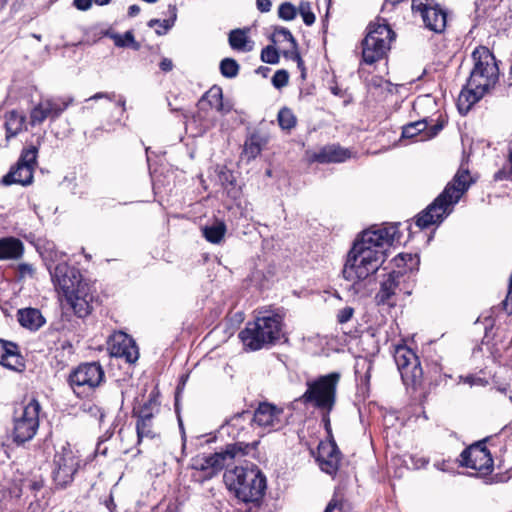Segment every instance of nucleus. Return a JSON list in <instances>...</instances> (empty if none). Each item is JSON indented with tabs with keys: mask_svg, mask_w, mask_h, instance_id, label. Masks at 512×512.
<instances>
[{
	"mask_svg": "<svg viewBox=\"0 0 512 512\" xmlns=\"http://www.w3.org/2000/svg\"><path fill=\"white\" fill-rule=\"evenodd\" d=\"M397 234V225L369 228L354 241L342 270L344 279L351 282L349 291L361 296L368 293L367 282L385 262Z\"/></svg>",
	"mask_w": 512,
	"mask_h": 512,
	"instance_id": "1",
	"label": "nucleus"
},
{
	"mask_svg": "<svg viewBox=\"0 0 512 512\" xmlns=\"http://www.w3.org/2000/svg\"><path fill=\"white\" fill-rule=\"evenodd\" d=\"M471 57L474 65L457 100L458 110L463 115L467 114L499 80L497 60L487 47H476Z\"/></svg>",
	"mask_w": 512,
	"mask_h": 512,
	"instance_id": "2",
	"label": "nucleus"
},
{
	"mask_svg": "<svg viewBox=\"0 0 512 512\" xmlns=\"http://www.w3.org/2000/svg\"><path fill=\"white\" fill-rule=\"evenodd\" d=\"M472 184L468 169L460 168L444 190L423 211L416 216V225L420 229L439 225L450 215L454 206Z\"/></svg>",
	"mask_w": 512,
	"mask_h": 512,
	"instance_id": "3",
	"label": "nucleus"
},
{
	"mask_svg": "<svg viewBox=\"0 0 512 512\" xmlns=\"http://www.w3.org/2000/svg\"><path fill=\"white\" fill-rule=\"evenodd\" d=\"M51 276L53 282L63 292L68 304L78 317L83 318L91 313L94 297L89 284L82 281L78 269L69 266L67 263H59L51 272Z\"/></svg>",
	"mask_w": 512,
	"mask_h": 512,
	"instance_id": "4",
	"label": "nucleus"
},
{
	"mask_svg": "<svg viewBox=\"0 0 512 512\" xmlns=\"http://www.w3.org/2000/svg\"><path fill=\"white\" fill-rule=\"evenodd\" d=\"M284 337L283 318L279 314L259 316L239 333L243 345L251 351L274 345Z\"/></svg>",
	"mask_w": 512,
	"mask_h": 512,
	"instance_id": "5",
	"label": "nucleus"
},
{
	"mask_svg": "<svg viewBox=\"0 0 512 512\" xmlns=\"http://www.w3.org/2000/svg\"><path fill=\"white\" fill-rule=\"evenodd\" d=\"M224 482L229 490H233L236 497L243 502H258L266 489V478L255 467L236 466L226 470Z\"/></svg>",
	"mask_w": 512,
	"mask_h": 512,
	"instance_id": "6",
	"label": "nucleus"
},
{
	"mask_svg": "<svg viewBox=\"0 0 512 512\" xmlns=\"http://www.w3.org/2000/svg\"><path fill=\"white\" fill-rule=\"evenodd\" d=\"M40 411L41 405L36 399L14 408L10 435L15 444L23 445L35 437L40 424Z\"/></svg>",
	"mask_w": 512,
	"mask_h": 512,
	"instance_id": "7",
	"label": "nucleus"
},
{
	"mask_svg": "<svg viewBox=\"0 0 512 512\" xmlns=\"http://www.w3.org/2000/svg\"><path fill=\"white\" fill-rule=\"evenodd\" d=\"M340 373L332 372L307 382V389L301 396L304 404H311L314 408L330 413L336 403L337 386Z\"/></svg>",
	"mask_w": 512,
	"mask_h": 512,
	"instance_id": "8",
	"label": "nucleus"
},
{
	"mask_svg": "<svg viewBox=\"0 0 512 512\" xmlns=\"http://www.w3.org/2000/svg\"><path fill=\"white\" fill-rule=\"evenodd\" d=\"M249 447L250 446L242 442L239 444H227L223 451L193 459L191 467L194 473L192 474V478L200 483L212 479L225 466L229 465V461L237 457V453Z\"/></svg>",
	"mask_w": 512,
	"mask_h": 512,
	"instance_id": "9",
	"label": "nucleus"
},
{
	"mask_svg": "<svg viewBox=\"0 0 512 512\" xmlns=\"http://www.w3.org/2000/svg\"><path fill=\"white\" fill-rule=\"evenodd\" d=\"M253 432L254 426L252 424V411L250 410H244L234 414L220 427V434L222 436L227 435L228 437L236 440L234 444L242 442L251 446L244 451L237 453V457L248 455L252 451L256 450L259 440H253L252 442L248 441Z\"/></svg>",
	"mask_w": 512,
	"mask_h": 512,
	"instance_id": "10",
	"label": "nucleus"
},
{
	"mask_svg": "<svg viewBox=\"0 0 512 512\" xmlns=\"http://www.w3.org/2000/svg\"><path fill=\"white\" fill-rule=\"evenodd\" d=\"M105 373L98 362H88L76 367L68 377V383L73 392L82 397L101 385Z\"/></svg>",
	"mask_w": 512,
	"mask_h": 512,
	"instance_id": "11",
	"label": "nucleus"
},
{
	"mask_svg": "<svg viewBox=\"0 0 512 512\" xmlns=\"http://www.w3.org/2000/svg\"><path fill=\"white\" fill-rule=\"evenodd\" d=\"M412 12L419 15L424 26L431 32H445L452 21V14L435 0H412Z\"/></svg>",
	"mask_w": 512,
	"mask_h": 512,
	"instance_id": "12",
	"label": "nucleus"
},
{
	"mask_svg": "<svg viewBox=\"0 0 512 512\" xmlns=\"http://www.w3.org/2000/svg\"><path fill=\"white\" fill-rule=\"evenodd\" d=\"M393 357L404 384L414 389L422 386L424 372L415 352L406 345H399L395 348Z\"/></svg>",
	"mask_w": 512,
	"mask_h": 512,
	"instance_id": "13",
	"label": "nucleus"
},
{
	"mask_svg": "<svg viewBox=\"0 0 512 512\" xmlns=\"http://www.w3.org/2000/svg\"><path fill=\"white\" fill-rule=\"evenodd\" d=\"M38 149L31 146L23 149L17 163L11 167L10 171L1 179L5 186L19 184L27 186L33 181V171L37 164Z\"/></svg>",
	"mask_w": 512,
	"mask_h": 512,
	"instance_id": "14",
	"label": "nucleus"
},
{
	"mask_svg": "<svg viewBox=\"0 0 512 512\" xmlns=\"http://www.w3.org/2000/svg\"><path fill=\"white\" fill-rule=\"evenodd\" d=\"M53 480L57 487H67L74 478L78 470L79 462L71 448L62 446L61 450L56 451L53 459Z\"/></svg>",
	"mask_w": 512,
	"mask_h": 512,
	"instance_id": "15",
	"label": "nucleus"
},
{
	"mask_svg": "<svg viewBox=\"0 0 512 512\" xmlns=\"http://www.w3.org/2000/svg\"><path fill=\"white\" fill-rule=\"evenodd\" d=\"M460 465L480 472L483 475L493 471L494 461L485 440L472 444L460 454Z\"/></svg>",
	"mask_w": 512,
	"mask_h": 512,
	"instance_id": "16",
	"label": "nucleus"
},
{
	"mask_svg": "<svg viewBox=\"0 0 512 512\" xmlns=\"http://www.w3.org/2000/svg\"><path fill=\"white\" fill-rule=\"evenodd\" d=\"M73 102L72 97L41 99L30 112V124L40 125L45 120H56Z\"/></svg>",
	"mask_w": 512,
	"mask_h": 512,
	"instance_id": "17",
	"label": "nucleus"
},
{
	"mask_svg": "<svg viewBox=\"0 0 512 512\" xmlns=\"http://www.w3.org/2000/svg\"><path fill=\"white\" fill-rule=\"evenodd\" d=\"M283 409L268 402H262L252 412V424L265 429L267 432L277 431L285 425Z\"/></svg>",
	"mask_w": 512,
	"mask_h": 512,
	"instance_id": "18",
	"label": "nucleus"
},
{
	"mask_svg": "<svg viewBox=\"0 0 512 512\" xmlns=\"http://www.w3.org/2000/svg\"><path fill=\"white\" fill-rule=\"evenodd\" d=\"M112 356L124 358L128 363H134L139 358L135 341L125 333L115 335L110 343Z\"/></svg>",
	"mask_w": 512,
	"mask_h": 512,
	"instance_id": "19",
	"label": "nucleus"
},
{
	"mask_svg": "<svg viewBox=\"0 0 512 512\" xmlns=\"http://www.w3.org/2000/svg\"><path fill=\"white\" fill-rule=\"evenodd\" d=\"M362 60L366 64H374L381 60L385 55L389 46L384 39L378 38L375 34H366L361 42Z\"/></svg>",
	"mask_w": 512,
	"mask_h": 512,
	"instance_id": "20",
	"label": "nucleus"
},
{
	"mask_svg": "<svg viewBox=\"0 0 512 512\" xmlns=\"http://www.w3.org/2000/svg\"><path fill=\"white\" fill-rule=\"evenodd\" d=\"M351 157V152L338 144H330L322 147L318 152L310 156V161L317 163H341Z\"/></svg>",
	"mask_w": 512,
	"mask_h": 512,
	"instance_id": "21",
	"label": "nucleus"
},
{
	"mask_svg": "<svg viewBox=\"0 0 512 512\" xmlns=\"http://www.w3.org/2000/svg\"><path fill=\"white\" fill-rule=\"evenodd\" d=\"M321 470L329 475H335L339 469L340 451L335 443L319 448L317 457Z\"/></svg>",
	"mask_w": 512,
	"mask_h": 512,
	"instance_id": "22",
	"label": "nucleus"
},
{
	"mask_svg": "<svg viewBox=\"0 0 512 512\" xmlns=\"http://www.w3.org/2000/svg\"><path fill=\"white\" fill-rule=\"evenodd\" d=\"M0 364L11 370H19L24 366L16 343L0 339Z\"/></svg>",
	"mask_w": 512,
	"mask_h": 512,
	"instance_id": "23",
	"label": "nucleus"
},
{
	"mask_svg": "<svg viewBox=\"0 0 512 512\" xmlns=\"http://www.w3.org/2000/svg\"><path fill=\"white\" fill-rule=\"evenodd\" d=\"M402 277L403 274L400 271H392L387 275V278L381 282L380 289L375 296L378 305L390 304V300L396 294Z\"/></svg>",
	"mask_w": 512,
	"mask_h": 512,
	"instance_id": "24",
	"label": "nucleus"
},
{
	"mask_svg": "<svg viewBox=\"0 0 512 512\" xmlns=\"http://www.w3.org/2000/svg\"><path fill=\"white\" fill-rule=\"evenodd\" d=\"M17 317L20 325L31 331L38 330L45 323L44 317L36 308L20 309L18 310Z\"/></svg>",
	"mask_w": 512,
	"mask_h": 512,
	"instance_id": "25",
	"label": "nucleus"
},
{
	"mask_svg": "<svg viewBox=\"0 0 512 512\" xmlns=\"http://www.w3.org/2000/svg\"><path fill=\"white\" fill-rule=\"evenodd\" d=\"M23 254V243L14 237L0 239V260L18 259Z\"/></svg>",
	"mask_w": 512,
	"mask_h": 512,
	"instance_id": "26",
	"label": "nucleus"
},
{
	"mask_svg": "<svg viewBox=\"0 0 512 512\" xmlns=\"http://www.w3.org/2000/svg\"><path fill=\"white\" fill-rule=\"evenodd\" d=\"M24 123L25 117L23 115L16 111L9 112L5 120L6 139L9 140L18 135L23 130Z\"/></svg>",
	"mask_w": 512,
	"mask_h": 512,
	"instance_id": "27",
	"label": "nucleus"
},
{
	"mask_svg": "<svg viewBox=\"0 0 512 512\" xmlns=\"http://www.w3.org/2000/svg\"><path fill=\"white\" fill-rule=\"evenodd\" d=\"M202 232L208 242L218 244L226 233V225L222 221H216L212 225L203 227Z\"/></svg>",
	"mask_w": 512,
	"mask_h": 512,
	"instance_id": "28",
	"label": "nucleus"
},
{
	"mask_svg": "<svg viewBox=\"0 0 512 512\" xmlns=\"http://www.w3.org/2000/svg\"><path fill=\"white\" fill-rule=\"evenodd\" d=\"M427 135V122L425 120H419L411 122L403 127L402 137L403 138H417V141H425L422 139L423 136Z\"/></svg>",
	"mask_w": 512,
	"mask_h": 512,
	"instance_id": "29",
	"label": "nucleus"
},
{
	"mask_svg": "<svg viewBox=\"0 0 512 512\" xmlns=\"http://www.w3.org/2000/svg\"><path fill=\"white\" fill-rule=\"evenodd\" d=\"M159 406L160 403L157 398L151 395L138 409L134 408L132 413L136 418H145V415H147L148 419L153 420L154 416L159 412Z\"/></svg>",
	"mask_w": 512,
	"mask_h": 512,
	"instance_id": "30",
	"label": "nucleus"
},
{
	"mask_svg": "<svg viewBox=\"0 0 512 512\" xmlns=\"http://www.w3.org/2000/svg\"><path fill=\"white\" fill-rule=\"evenodd\" d=\"M228 42L230 47L238 52H249L253 49L254 42L251 41L247 34H228Z\"/></svg>",
	"mask_w": 512,
	"mask_h": 512,
	"instance_id": "31",
	"label": "nucleus"
},
{
	"mask_svg": "<svg viewBox=\"0 0 512 512\" xmlns=\"http://www.w3.org/2000/svg\"><path fill=\"white\" fill-rule=\"evenodd\" d=\"M153 428V420L148 419L147 415H145V418H137L136 433L138 444L141 443L143 438L153 439L156 437V433Z\"/></svg>",
	"mask_w": 512,
	"mask_h": 512,
	"instance_id": "32",
	"label": "nucleus"
},
{
	"mask_svg": "<svg viewBox=\"0 0 512 512\" xmlns=\"http://www.w3.org/2000/svg\"><path fill=\"white\" fill-rule=\"evenodd\" d=\"M176 19H177V8H176V5L170 4L168 6V9H167V12L165 14V17L161 18V19H151L148 22V26L150 28H154L156 25H158L159 27H161V28H163L165 30H169V29H171L173 27Z\"/></svg>",
	"mask_w": 512,
	"mask_h": 512,
	"instance_id": "33",
	"label": "nucleus"
},
{
	"mask_svg": "<svg viewBox=\"0 0 512 512\" xmlns=\"http://www.w3.org/2000/svg\"><path fill=\"white\" fill-rule=\"evenodd\" d=\"M262 150V138L258 134H252L244 144L243 152L248 159H255Z\"/></svg>",
	"mask_w": 512,
	"mask_h": 512,
	"instance_id": "34",
	"label": "nucleus"
},
{
	"mask_svg": "<svg viewBox=\"0 0 512 512\" xmlns=\"http://www.w3.org/2000/svg\"><path fill=\"white\" fill-rule=\"evenodd\" d=\"M105 36H109L113 39L114 44L118 47H127L133 50H138L140 48L139 42L134 39L133 34H104Z\"/></svg>",
	"mask_w": 512,
	"mask_h": 512,
	"instance_id": "35",
	"label": "nucleus"
},
{
	"mask_svg": "<svg viewBox=\"0 0 512 512\" xmlns=\"http://www.w3.org/2000/svg\"><path fill=\"white\" fill-rule=\"evenodd\" d=\"M279 126L284 130H291L296 125V117L289 108H282L278 112Z\"/></svg>",
	"mask_w": 512,
	"mask_h": 512,
	"instance_id": "36",
	"label": "nucleus"
},
{
	"mask_svg": "<svg viewBox=\"0 0 512 512\" xmlns=\"http://www.w3.org/2000/svg\"><path fill=\"white\" fill-rule=\"evenodd\" d=\"M239 64L232 58H225L220 62V72L226 78H234L239 73Z\"/></svg>",
	"mask_w": 512,
	"mask_h": 512,
	"instance_id": "37",
	"label": "nucleus"
},
{
	"mask_svg": "<svg viewBox=\"0 0 512 512\" xmlns=\"http://www.w3.org/2000/svg\"><path fill=\"white\" fill-rule=\"evenodd\" d=\"M222 90L219 87H212L203 98H207L211 106H215L217 111L223 112L224 105L222 102Z\"/></svg>",
	"mask_w": 512,
	"mask_h": 512,
	"instance_id": "38",
	"label": "nucleus"
},
{
	"mask_svg": "<svg viewBox=\"0 0 512 512\" xmlns=\"http://www.w3.org/2000/svg\"><path fill=\"white\" fill-rule=\"evenodd\" d=\"M365 32H394L385 18L377 17L366 27Z\"/></svg>",
	"mask_w": 512,
	"mask_h": 512,
	"instance_id": "39",
	"label": "nucleus"
},
{
	"mask_svg": "<svg viewBox=\"0 0 512 512\" xmlns=\"http://www.w3.org/2000/svg\"><path fill=\"white\" fill-rule=\"evenodd\" d=\"M297 15L296 7L290 2L282 3L278 8V16L279 18L290 21L293 20Z\"/></svg>",
	"mask_w": 512,
	"mask_h": 512,
	"instance_id": "40",
	"label": "nucleus"
},
{
	"mask_svg": "<svg viewBox=\"0 0 512 512\" xmlns=\"http://www.w3.org/2000/svg\"><path fill=\"white\" fill-rule=\"evenodd\" d=\"M261 60L268 64H277L280 60L279 53L275 47L268 45L262 49Z\"/></svg>",
	"mask_w": 512,
	"mask_h": 512,
	"instance_id": "41",
	"label": "nucleus"
},
{
	"mask_svg": "<svg viewBox=\"0 0 512 512\" xmlns=\"http://www.w3.org/2000/svg\"><path fill=\"white\" fill-rule=\"evenodd\" d=\"M298 10L306 25L310 26L315 22V15L311 10L309 2L301 1Z\"/></svg>",
	"mask_w": 512,
	"mask_h": 512,
	"instance_id": "42",
	"label": "nucleus"
},
{
	"mask_svg": "<svg viewBox=\"0 0 512 512\" xmlns=\"http://www.w3.org/2000/svg\"><path fill=\"white\" fill-rule=\"evenodd\" d=\"M289 81V73L284 70H277L272 77V84L275 88L281 89L288 84Z\"/></svg>",
	"mask_w": 512,
	"mask_h": 512,
	"instance_id": "43",
	"label": "nucleus"
},
{
	"mask_svg": "<svg viewBox=\"0 0 512 512\" xmlns=\"http://www.w3.org/2000/svg\"><path fill=\"white\" fill-rule=\"evenodd\" d=\"M509 170L500 169L494 174L495 181L512 180V148L509 151Z\"/></svg>",
	"mask_w": 512,
	"mask_h": 512,
	"instance_id": "44",
	"label": "nucleus"
},
{
	"mask_svg": "<svg viewBox=\"0 0 512 512\" xmlns=\"http://www.w3.org/2000/svg\"><path fill=\"white\" fill-rule=\"evenodd\" d=\"M48 501L42 497L32 501L27 509V512H47Z\"/></svg>",
	"mask_w": 512,
	"mask_h": 512,
	"instance_id": "45",
	"label": "nucleus"
},
{
	"mask_svg": "<svg viewBox=\"0 0 512 512\" xmlns=\"http://www.w3.org/2000/svg\"><path fill=\"white\" fill-rule=\"evenodd\" d=\"M354 315V308L346 306L337 312V321L340 324L347 323Z\"/></svg>",
	"mask_w": 512,
	"mask_h": 512,
	"instance_id": "46",
	"label": "nucleus"
},
{
	"mask_svg": "<svg viewBox=\"0 0 512 512\" xmlns=\"http://www.w3.org/2000/svg\"><path fill=\"white\" fill-rule=\"evenodd\" d=\"M399 260L403 262L404 265L407 266L409 270H413L414 266H417L419 264L418 255L401 254L399 255Z\"/></svg>",
	"mask_w": 512,
	"mask_h": 512,
	"instance_id": "47",
	"label": "nucleus"
},
{
	"mask_svg": "<svg viewBox=\"0 0 512 512\" xmlns=\"http://www.w3.org/2000/svg\"><path fill=\"white\" fill-rule=\"evenodd\" d=\"M503 308L504 310L511 315L512 314V274L510 277L509 287H508V293L506 296V299L503 301Z\"/></svg>",
	"mask_w": 512,
	"mask_h": 512,
	"instance_id": "48",
	"label": "nucleus"
},
{
	"mask_svg": "<svg viewBox=\"0 0 512 512\" xmlns=\"http://www.w3.org/2000/svg\"><path fill=\"white\" fill-rule=\"evenodd\" d=\"M342 510L341 502L336 498H332L327 504L324 512H342Z\"/></svg>",
	"mask_w": 512,
	"mask_h": 512,
	"instance_id": "49",
	"label": "nucleus"
},
{
	"mask_svg": "<svg viewBox=\"0 0 512 512\" xmlns=\"http://www.w3.org/2000/svg\"><path fill=\"white\" fill-rule=\"evenodd\" d=\"M18 272H19L20 277L23 278L25 276H32L34 269H33L32 265L27 264V263H22L18 266Z\"/></svg>",
	"mask_w": 512,
	"mask_h": 512,
	"instance_id": "50",
	"label": "nucleus"
},
{
	"mask_svg": "<svg viewBox=\"0 0 512 512\" xmlns=\"http://www.w3.org/2000/svg\"><path fill=\"white\" fill-rule=\"evenodd\" d=\"M102 98H105L109 101H114L116 99V93L115 92H111V93L98 92V93L94 94L93 96H91L88 100H98V99H102Z\"/></svg>",
	"mask_w": 512,
	"mask_h": 512,
	"instance_id": "51",
	"label": "nucleus"
},
{
	"mask_svg": "<svg viewBox=\"0 0 512 512\" xmlns=\"http://www.w3.org/2000/svg\"><path fill=\"white\" fill-rule=\"evenodd\" d=\"M431 40L433 41V43L436 46H438V44H441V47H437L438 51H442L446 47V44H445L446 38H445L444 34H441V33L433 34Z\"/></svg>",
	"mask_w": 512,
	"mask_h": 512,
	"instance_id": "52",
	"label": "nucleus"
},
{
	"mask_svg": "<svg viewBox=\"0 0 512 512\" xmlns=\"http://www.w3.org/2000/svg\"><path fill=\"white\" fill-rule=\"evenodd\" d=\"M93 0H74L73 5L81 11H87L91 8Z\"/></svg>",
	"mask_w": 512,
	"mask_h": 512,
	"instance_id": "53",
	"label": "nucleus"
},
{
	"mask_svg": "<svg viewBox=\"0 0 512 512\" xmlns=\"http://www.w3.org/2000/svg\"><path fill=\"white\" fill-rule=\"evenodd\" d=\"M256 5L260 12H269L272 7L270 0H256Z\"/></svg>",
	"mask_w": 512,
	"mask_h": 512,
	"instance_id": "54",
	"label": "nucleus"
},
{
	"mask_svg": "<svg viewBox=\"0 0 512 512\" xmlns=\"http://www.w3.org/2000/svg\"><path fill=\"white\" fill-rule=\"evenodd\" d=\"M442 128V124L433 125L429 129L427 128V135L423 136L422 139H430L432 137H435Z\"/></svg>",
	"mask_w": 512,
	"mask_h": 512,
	"instance_id": "55",
	"label": "nucleus"
},
{
	"mask_svg": "<svg viewBox=\"0 0 512 512\" xmlns=\"http://www.w3.org/2000/svg\"><path fill=\"white\" fill-rule=\"evenodd\" d=\"M159 67L163 72H169L173 69V62L169 58H163L159 63Z\"/></svg>",
	"mask_w": 512,
	"mask_h": 512,
	"instance_id": "56",
	"label": "nucleus"
},
{
	"mask_svg": "<svg viewBox=\"0 0 512 512\" xmlns=\"http://www.w3.org/2000/svg\"><path fill=\"white\" fill-rule=\"evenodd\" d=\"M27 488L30 491L38 492L43 488V482L38 480L29 481L27 484Z\"/></svg>",
	"mask_w": 512,
	"mask_h": 512,
	"instance_id": "57",
	"label": "nucleus"
},
{
	"mask_svg": "<svg viewBox=\"0 0 512 512\" xmlns=\"http://www.w3.org/2000/svg\"><path fill=\"white\" fill-rule=\"evenodd\" d=\"M329 414H330V413L323 412L322 422L324 423V427H325L326 431H327L328 433H331V425H330V417H329Z\"/></svg>",
	"mask_w": 512,
	"mask_h": 512,
	"instance_id": "58",
	"label": "nucleus"
},
{
	"mask_svg": "<svg viewBox=\"0 0 512 512\" xmlns=\"http://www.w3.org/2000/svg\"><path fill=\"white\" fill-rule=\"evenodd\" d=\"M116 98H118L117 102H116L117 106L121 107L122 108V112H124L126 110V99H125V97L122 96V95H118V96L116 95Z\"/></svg>",
	"mask_w": 512,
	"mask_h": 512,
	"instance_id": "59",
	"label": "nucleus"
},
{
	"mask_svg": "<svg viewBox=\"0 0 512 512\" xmlns=\"http://www.w3.org/2000/svg\"><path fill=\"white\" fill-rule=\"evenodd\" d=\"M140 12V7L138 5H131L128 9V15L131 17L136 16Z\"/></svg>",
	"mask_w": 512,
	"mask_h": 512,
	"instance_id": "60",
	"label": "nucleus"
},
{
	"mask_svg": "<svg viewBox=\"0 0 512 512\" xmlns=\"http://www.w3.org/2000/svg\"><path fill=\"white\" fill-rule=\"evenodd\" d=\"M270 71V68L266 66H260L257 68L256 73L261 74L263 77L267 76V73Z\"/></svg>",
	"mask_w": 512,
	"mask_h": 512,
	"instance_id": "61",
	"label": "nucleus"
},
{
	"mask_svg": "<svg viewBox=\"0 0 512 512\" xmlns=\"http://www.w3.org/2000/svg\"><path fill=\"white\" fill-rule=\"evenodd\" d=\"M298 67L301 69V77H302V79H305L306 71H305V68L303 66V62H302L301 59H299V61H298Z\"/></svg>",
	"mask_w": 512,
	"mask_h": 512,
	"instance_id": "62",
	"label": "nucleus"
},
{
	"mask_svg": "<svg viewBox=\"0 0 512 512\" xmlns=\"http://www.w3.org/2000/svg\"><path fill=\"white\" fill-rule=\"evenodd\" d=\"M116 505L113 502V499L110 498V501L107 503V508L112 512Z\"/></svg>",
	"mask_w": 512,
	"mask_h": 512,
	"instance_id": "63",
	"label": "nucleus"
},
{
	"mask_svg": "<svg viewBox=\"0 0 512 512\" xmlns=\"http://www.w3.org/2000/svg\"><path fill=\"white\" fill-rule=\"evenodd\" d=\"M508 83H509V86H512V64H511L510 71H509Z\"/></svg>",
	"mask_w": 512,
	"mask_h": 512,
	"instance_id": "64",
	"label": "nucleus"
}]
</instances>
